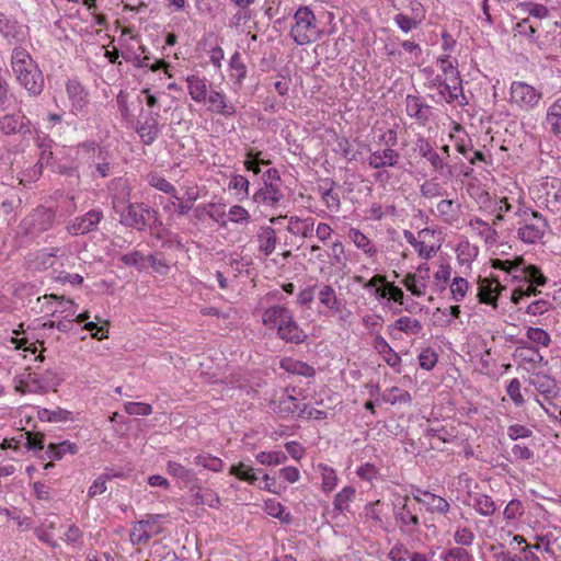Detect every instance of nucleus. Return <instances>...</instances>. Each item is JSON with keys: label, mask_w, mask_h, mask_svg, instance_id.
Masks as SVG:
<instances>
[{"label": "nucleus", "mask_w": 561, "mask_h": 561, "mask_svg": "<svg viewBox=\"0 0 561 561\" xmlns=\"http://www.w3.org/2000/svg\"><path fill=\"white\" fill-rule=\"evenodd\" d=\"M11 68L18 83L32 96L39 95L44 90V76L28 51L15 47L11 56Z\"/></svg>", "instance_id": "nucleus-1"}, {"label": "nucleus", "mask_w": 561, "mask_h": 561, "mask_svg": "<svg viewBox=\"0 0 561 561\" xmlns=\"http://www.w3.org/2000/svg\"><path fill=\"white\" fill-rule=\"evenodd\" d=\"M262 321L265 327L277 331V336L291 344H301L307 340L306 332L294 319L291 310L285 306H272L264 310Z\"/></svg>", "instance_id": "nucleus-2"}, {"label": "nucleus", "mask_w": 561, "mask_h": 561, "mask_svg": "<svg viewBox=\"0 0 561 561\" xmlns=\"http://www.w3.org/2000/svg\"><path fill=\"white\" fill-rule=\"evenodd\" d=\"M516 216L520 218L517 236L520 241L534 244L540 241L548 228L547 219L538 211L530 208L519 207Z\"/></svg>", "instance_id": "nucleus-3"}, {"label": "nucleus", "mask_w": 561, "mask_h": 561, "mask_svg": "<svg viewBox=\"0 0 561 561\" xmlns=\"http://www.w3.org/2000/svg\"><path fill=\"white\" fill-rule=\"evenodd\" d=\"M295 24L291 26L290 36L298 45H306L319 39L321 31L317 25L314 13L308 7H300L294 14Z\"/></svg>", "instance_id": "nucleus-4"}, {"label": "nucleus", "mask_w": 561, "mask_h": 561, "mask_svg": "<svg viewBox=\"0 0 561 561\" xmlns=\"http://www.w3.org/2000/svg\"><path fill=\"white\" fill-rule=\"evenodd\" d=\"M119 215V222L131 229L144 231L148 222L156 217L157 211L145 203H129L115 211Z\"/></svg>", "instance_id": "nucleus-5"}, {"label": "nucleus", "mask_w": 561, "mask_h": 561, "mask_svg": "<svg viewBox=\"0 0 561 561\" xmlns=\"http://www.w3.org/2000/svg\"><path fill=\"white\" fill-rule=\"evenodd\" d=\"M55 221V211L46 207H37L20 224L25 236L36 237L51 228Z\"/></svg>", "instance_id": "nucleus-6"}, {"label": "nucleus", "mask_w": 561, "mask_h": 561, "mask_svg": "<svg viewBox=\"0 0 561 561\" xmlns=\"http://www.w3.org/2000/svg\"><path fill=\"white\" fill-rule=\"evenodd\" d=\"M541 99L542 93L526 82L514 81L511 84L510 102L523 111L535 108Z\"/></svg>", "instance_id": "nucleus-7"}, {"label": "nucleus", "mask_w": 561, "mask_h": 561, "mask_svg": "<svg viewBox=\"0 0 561 561\" xmlns=\"http://www.w3.org/2000/svg\"><path fill=\"white\" fill-rule=\"evenodd\" d=\"M409 500L410 497L405 495L403 497V503L393 505V517L400 531L411 535L413 531L419 529L420 519L409 505Z\"/></svg>", "instance_id": "nucleus-8"}, {"label": "nucleus", "mask_w": 561, "mask_h": 561, "mask_svg": "<svg viewBox=\"0 0 561 561\" xmlns=\"http://www.w3.org/2000/svg\"><path fill=\"white\" fill-rule=\"evenodd\" d=\"M30 126V119L21 111L0 117V131L7 136L14 134L25 136L31 134Z\"/></svg>", "instance_id": "nucleus-9"}, {"label": "nucleus", "mask_w": 561, "mask_h": 561, "mask_svg": "<svg viewBox=\"0 0 561 561\" xmlns=\"http://www.w3.org/2000/svg\"><path fill=\"white\" fill-rule=\"evenodd\" d=\"M102 218V210L91 209L83 216L76 217L73 220H71L67 226V230L73 236L85 234L90 231H93Z\"/></svg>", "instance_id": "nucleus-10"}, {"label": "nucleus", "mask_w": 561, "mask_h": 561, "mask_svg": "<svg viewBox=\"0 0 561 561\" xmlns=\"http://www.w3.org/2000/svg\"><path fill=\"white\" fill-rule=\"evenodd\" d=\"M272 410L280 417L294 416L297 414L298 417H304L307 404L300 405L297 398L291 394H284L278 400L271 402Z\"/></svg>", "instance_id": "nucleus-11"}, {"label": "nucleus", "mask_w": 561, "mask_h": 561, "mask_svg": "<svg viewBox=\"0 0 561 561\" xmlns=\"http://www.w3.org/2000/svg\"><path fill=\"white\" fill-rule=\"evenodd\" d=\"M158 118L159 114L151 111L138 121L136 130L144 144L151 145L158 138L160 134Z\"/></svg>", "instance_id": "nucleus-12"}, {"label": "nucleus", "mask_w": 561, "mask_h": 561, "mask_svg": "<svg viewBox=\"0 0 561 561\" xmlns=\"http://www.w3.org/2000/svg\"><path fill=\"white\" fill-rule=\"evenodd\" d=\"M108 191L112 198V206L115 211L130 203L131 186L127 179H114L108 185Z\"/></svg>", "instance_id": "nucleus-13"}, {"label": "nucleus", "mask_w": 561, "mask_h": 561, "mask_svg": "<svg viewBox=\"0 0 561 561\" xmlns=\"http://www.w3.org/2000/svg\"><path fill=\"white\" fill-rule=\"evenodd\" d=\"M284 198L279 186L273 182L267 183L264 180V185L260 187L252 196V199L259 206L276 207Z\"/></svg>", "instance_id": "nucleus-14"}, {"label": "nucleus", "mask_w": 561, "mask_h": 561, "mask_svg": "<svg viewBox=\"0 0 561 561\" xmlns=\"http://www.w3.org/2000/svg\"><path fill=\"white\" fill-rule=\"evenodd\" d=\"M529 383L547 400H551L559 394V388L554 378L546 373L537 371L531 374Z\"/></svg>", "instance_id": "nucleus-15"}, {"label": "nucleus", "mask_w": 561, "mask_h": 561, "mask_svg": "<svg viewBox=\"0 0 561 561\" xmlns=\"http://www.w3.org/2000/svg\"><path fill=\"white\" fill-rule=\"evenodd\" d=\"M439 82V93L447 103H453L462 95V81L459 72H453V76H446L443 79L437 77Z\"/></svg>", "instance_id": "nucleus-16"}, {"label": "nucleus", "mask_w": 561, "mask_h": 561, "mask_svg": "<svg viewBox=\"0 0 561 561\" xmlns=\"http://www.w3.org/2000/svg\"><path fill=\"white\" fill-rule=\"evenodd\" d=\"M505 287L496 279L482 278L479 282L478 298L481 304L496 307L497 298Z\"/></svg>", "instance_id": "nucleus-17"}, {"label": "nucleus", "mask_w": 561, "mask_h": 561, "mask_svg": "<svg viewBox=\"0 0 561 561\" xmlns=\"http://www.w3.org/2000/svg\"><path fill=\"white\" fill-rule=\"evenodd\" d=\"M257 249L264 256H270L276 249V230L271 226H262L256 232Z\"/></svg>", "instance_id": "nucleus-18"}, {"label": "nucleus", "mask_w": 561, "mask_h": 561, "mask_svg": "<svg viewBox=\"0 0 561 561\" xmlns=\"http://www.w3.org/2000/svg\"><path fill=\"white\" fill-rule=\"evenodd\" d=\"M400 159L398 151L391 148L377 150L370 153L368 164L373 169H381L386 167H394Z\"/></svg>", "instance_id": "nucleus-19"}, {"label": "nucleus", "mask_w": 561, "mask_h": 561, "mask_svg": "<svg viewBox=\"0 0 561 561\" xmlns=\"http://www.w3.org/2000/svg\"><path fill=\"white\" fill-rule=\"evenodd\" d=\"M209 102V111L224 115V116H233L237 113V108L232 103H228L226 100V95L219 91H210L207 96Z\"/></svg>", "instance_id": "nucleus-20"}, {"label": "nucleus", "mask_w": 561, "mask_h": 561, "mask_svg": "<svg viewBox=\"0 0 561 561\" xmlns=\"http://www.w3.org/2000/svg\"><path fill=\"white\" fill-rule=\"evenodd\" d=\"M318 299L322 306L334 313L342 312L344 305L337 297L335 289L331 285H322L318 293Z\"/></svg>", "instance_id": "nucleus-21"}, {"label": "nucleus", "mask_w": 561, "mask_h": 561, "mask_svg": "<svg viewBox=\"0 0 561 561\" xmlns=\"http://www.w3.org/2000/svg\"><path fill=\"white\" fill-rule=\"evenodd\" d=\"M193 503L195 505H207L211 508H218L220 506V497L218 494L208 488L194 486L191 489Z\"/></svg>", "instance_id": "nucleus-22"}, {"label": "nucleus", "mask_w": 561, "mask_h": 561, "mask_svg": "<svg viewBox=\"0 0 561 561\" xmlns=\"http://www.w3.org/2000/svg\"><path fill=\"white\" fill-rule=\"evenodd\" d=\"M66 90L72 111L81 112L88 104V96L83 87L78 81L71 80L67 82Z\"/></svg>", "instance_id": "nucleus-23"}, {"label": "nucleus", "mask_w": 561, "mask_h": 561, "mask_svg": "<svg viewBox=\"0 0 561 561\" xmlns=\"http://www.w3.org/2000/svg\"><path fill=\"white\" fill-rule=\"evenodd\" d=\"M313 218L301 219L297 216L288 218L287 231L293 236H300L302 238H310L313 234Z\"/></svg>", "instance_id": "nucleus-24"}, {"label": "nucleus", "mask_w": 561, "mask_h": 561, "mask_svg": "<svg viewBox=\"0 0 561 561\" xmlns=\"http://www.w3.org/2000/svg\"><path fill=\"white\" fill-rule=\"evenodd\" d=\"M375 350L382 356L383 360L391 367L397 368L401 364V357L399 354L389 345L386 339L381 335H377L374 339Z\"/></svg>", "instance_id": "nucleus-25"}, {"label": "nucleus", "mask_w": 561, "mask_h": 561, "mask_svg": "<svg viewBox=\"0 0 561 561\" xmlns=\"http://www.w3.org/2000/svg\"><path fill=\"white\" fill-rule=\"evenodd\" d=\"M416 150L419 154L425 158L436 171L444 169L443 158L434 150L432 145L425 138H419L416 141Z\"/></svg>", "instance_id": "nucleus-26"}, {"label": "nucleus", "mask_w": 561, "mask_h": 561, "mask_svg": "<svg viewBox=\"0 0 561 561\" xmlns=\"http://www.w3.org/2000/svg\"><path fill=\"white\" fill-rule=\"evenodd\" d=\"M428 105L421 102L420 98L416 95H407L405 98V111L407 114L417 119L421 123H425L428 119Z\"/></svg>", "instance_id": "nucleus-27"}, {"label": "nucleus", "mask_w": 561, "mask_h": 561, "mask_svg": "<svg viewBox=\"0 0 561 561\" xmlns=\"http://www.w3.org/2000/svg\"><path fill=\"white\" fill-rule=\"evenodd\" d=\"M325 185L319 186V193L323 203L330 210L337 211L341 207V201L339 193L334 191L335 182L332 180H325Z\"/></svg>", "instance_id": "nucleus-28"}, {"label": "nucleus", "mask_w": 561, "mask_h": 561, "mask_svg": "<svg viewBox=\"0 0 561 561\" xmlns=\"http://www.w3.org/2000/svg\"><path fill=\"white\" fill-rule=\"evenodd\" d=\"M186 82L188 93L195 102L201 103L207 100V85L205 79L192 75L186 78Z\"/></svg>", "instance_id": "nucleus-29"}, {"label": "nucleus", "mask_w": 561, "mask_h": 561, "mask_svg": "<svg viewBox=\"0 0 561 561\" xmlns=\"http://www.w3.org/2000/svg\"><path fill=\"white\" fill-rule=\"evenodd\" d=\"M422 504L426 506L430 513L446 515L450 511V504L446 499L431 492H424Z\"/></svg>", "instance_id": "nucleus-30"}, {"label": "nucleus", "mask_w": 561, "mask_h": 561, "mask_svg": "<svg viewBox=\"0 0 561 561\" xmlns=\"http://www.w3.org/2000/svg\"><path fill=\"white\" fill-rule=\"evenodd\" d=\"M280 367L288 373L304 377H313L316 369L305 362L285 358L280 362Z\"/></svg>", "instance_id": "nucleus-31"}, {"label": "nucleus", "mask_w": 561, "mask_h": 561, "mask_svg": "<svg viewBox=\"0 0 561 561\" xmlns=\"http://www.w3.org/2000/svg\"><path fill=\"white\" fill-rule=\"evenodd\" d=\"M78 451V446L75 443H70L69 440H64L59 444H49L47 446L46 454L49 458L59 460L66 454L75 455Z\"/></svg>", "instance_id": "nucleus-32"}, {"label": "nucleus", "mask_w": 561, "mask_h": 561, "mask_svg": "<svg viewBox=\"0 0 561 561\" xmlns=\"http://www.w3.org/2000/svg\"><path fill=\"white\" fill-rule=\"evenodd\" d=\"M473 507L482 516H492L496 511V505L491 496L478 493L473 497Z\"/></svg>", "instance_id": "nucleus-33"}, {"label": "nucleus", "mask_w": 561, "mask_h": 561, "mask_svg": "<svg viewBox=\"0 0 561 561\" xmlns=\"http://www.w3.org/2000/svg\"><path fill=\"white\" fill-rule=\"evenodd\" d=\"M348 238L354 244L363 250L369 256H374L377 253L376 248L371 244L370 240L358 229L351 228L348 231Z\"/></svg>", "instance_id": "nucleus-34"}, {"label": "nucleus", "mask_w": 561, "mask_h": 561, "mask_svg": "<svg viewBox=\"0 0 561 561\" xmlns=\"http://www.w3.org/2000/svg\"><path fill=\"white\" fill-rule=\"evenodd\" d=\"M147 181L150 186H152L165 194H170L176 201L181 199L178 196V192H176L175 187L163 176H161L157 173H150L147 176Z\"/></svg>", "instance_id": "nucleus-35"}, {"label": "nucleus", "mask_w": 561, "mask_h": 561, "mask_svg": "<svg viewBox=\"0 0 561 561\" xmlns=\"http://www.w3.org/2000/svg\"><path fill=\"white\" fill-rule=\"evenodd\" d=\"M38 419L45 422H66L68 420H72L71 412L61 408H57L56 410L41 409L37 412Z\"/></svg>", "instance_id": "nucleus-36"}, {"label": "nucleus", "mask_w": 561, "mask_h": 561, "mask_svg": "<svg viewBox=\"0 0 561 561\" xmlns=\"http://www.w3.org/2000/svg\"><path fill=\"white\" fill-rule=\"evenodd\" d=\"M392 327L401 332H404L405 334H419L423 325L420 320L412 319L410 317H401L392 324Z\"/></svg>", "instance_id": "nucleus-37"}, {"label": "nucleus", "mask_w": 561, "mask_h": 561, "mask_svg": "<svg viewBox=\"0 0 561 561\" xmlns=\"http://www.w3.org/2000/svg\"><path fill=\"white\" fill-rule=\"evenodd\" d=\"M162 533V529H152V531H147V529H144L141 526H139L137 523L133 526L130 531V542L135 545H146L149 542V540L159 534Z\"/></svg>", "instance_id": "nucleus-38"}, {"label": "nucleus", "mask_w": 561, "mask_h": 561, "mask_svg": "<svg viewBox=\"0 0 561 561\" xmlns=\"http://www.w3.org/2000/svg\"><path fill=\"white\" fill-rule=\"evenodd\" d=\"M229 66L231 69V78L234 79V83L241 85L247 76V67L241 60V54L239 51H236L231 56Z\"/></svg>", "instance_id": "nucleus-39"}, {"label": "nucleus", "mask_w": 561, "mask_h": 561, "mask_svg": "<svg viewBox=\"0 0 561 561\" xmlns=\"http://www.w3.org/2000/svg\"><path fill=\"white\" fill-rule=\"evenodd\" d=\"M355 495V489L353 486L343 488L334 497L333 506L337 513H343L348 510L350 502Z\"/></svg>", "instance_id": "nucleus-40"}, {"label": "nucleus", "mask_w": 561, "mask_h": 561, "mask_svg": "<svg viewBox=\"0 0 561 561\" xmlns=\"http://www.w3.org/2000/svg\"><path fill=\"white\" fill-rule=\"evenodd\" d=\"M0 33L7 38L18 39L22 34V25L16 21L8 19L3 13H0Z\"/></svg>", "instance_id": "nucleus-41"}, {"label": "nucleus", "mask_w": 561, "mask_h": 561, "mask_svg": "<svg viewBox=\"0 0 561 561\" xmlns=\"http://www.w3.org/2000/svg\"><path fill=\"white\" fill-rule=\"evenodd\" d=\"M526 336L531 343L542 347H548L551 343L550 334L541 328L529 327Z\"/></svg>", "instance_id": "nucleus-42"}, {"label": "nucleus", "mask_w": 561, "mask_h": 561, "mask_svg": "<svg viewBox=\"0 0 561 561\" xmlns=\"http://www.w3.org/2000/svg\"><path fill=\"white\" fill-rule=\"evenodd\" d=\"M195 463L204 467L214 472H220L224 468V462L220 458L214 457L209 454H199L195 457Z\"/></svg>", "instance_id": "nucleus-43"}, {"label": "nucleus", "mask_w": 561, "mask_h": 561, "mask_svg": "<svg viewBox=\"0 0 561 561\" xmlns=\"http://www.w3.org/2000/svg\"><path fill=\"white\" fill-rule=\"evenodd\" d=\"M229 473L237 477L242 481H247L250 484H254L257 481L255 473L251 467L245 466L242 462L231 466Z\"/></svg>", "instance_id": "nucleus-44"}, {"label": "nucleus", "mask_w": 561, "mask_h": 561, "mask_svg": "<svg viewBox=\"0 0 561 561\" xmlns=\"http://www.w3.org/2000/svg\"><path fill=\"white\" fill-rule=\"evenodd\" d=\"M437 211L445 222H453L457 218V207L451 199H443L437 204Z\"/></svg>", "instance_id": "nucleus-45"}, {"label": "nucleus", "mask_w": 561, "mask_h": 561, "mask_svg": "<svg viewBox=\"0 0 561 561\" xmlns=\"http://www.w3.org/2000/svg\"><path fill=\"white\" fill-rule=\"evenodd\" d=\"M517 7L524 12L537 19H546L549 15V10L543 4L527 1L518 3Z\"/></svg>", "instance_id": "nucleus-46"}, {"label": "nucleus", "mask_w": 561, "mask_h": 561, "mask_svg": "<svg viewBox=\"0 0 561 561\" xmlns=\"http://www.w3.org/2000/svg\"><path fill=\"white\" fill-rule=\"evenodd\" d=\"M422 16H419L417 14L413 18H410L405 14L398 13L394 15V22L399 26L401 31L404 33H408L412 31L413 28H416V26L421 23Z\"/></svg>", "instance_id": "nucleus-47"}, {"label": "nucleus", "mask_w": 561, "mask_h": 561, "mask_svg": "<svg viewBox=\"0 0 561 561\" xmlns=\"http://www.w3.org/2000/svg\"><path fill=\"white\" fill-rule=\"evenodd\" d=\"M256 460L262 465H280L287 460V456L282 451H261L256 455Z\"/></svg>", "instance_id": "nucleus-48"}, {"label": "nucleus", "mask_w": 561, "mask_h": 561, "mask_svg": "<svg viewBox=\"0 0 561 561\" xmlns=\"http://www.w3.org/2000/svg\"><path fill=\"white\" fill-rule=\"evenodd\" d=\"M524 277L528 283L535 284L537 286H542L546 284L547 278L541 273L540 268L535 265H528L524 270H519Z\"/></svg>", "instance_id": "nucleus-49"}, {"label": "nucleus", "mask_w": 561, "mask_h": 561, "mask_svg": "<svg viewBox=\"0 0 561 561\" xmlns=\"http://www.w3.org/2000/svg\"><path fill=\"white\" fill-rule=\"evenodd\" d=\"M167 471L169 474L185 481H188L194 477L192 470L186 469L184 466L175 461H168Z\"/></svg>", "instance_id": "nucleus-50"}, {"label": "nucleus", "mask_w": 561, "mask_h": 561, "mask_svg": "<svg viewBox=\"0 0 561 561\" xmlns=\"http://www.w3.org/2000/svg\"><path fill=\"white\" fill-rule=\"evenodd\" d=\"M333 150L350 161L356 159V153L353 151L352 145L346 137H337Z\"/></svg>", "instance_id": "nucleus-51"}, {"label": "nucleus", "mask_w": 561, "mask_h": 561, "mask_svg": "<svg viewBox=\"0 0 561 561\" xmlns=\"http://www.w3.org/2000/svg\"><path fill=\"white\" fill-rule=\"evenodd\" d=\"M25 383L28 386V393H46L48 385L42 379L37 378L36 374L27 373L25 375Z\"/></svg>", "instance_id": "nucleus-52"}, {"label": "nucleus", "mask_w": 561, "mask_h": 561, "mask_svg": "<svg viewBox=\"0 0 561 561\" xmlns=\"http://www.w3.org/2000/svg\"><path fill=\"white\" fill-rule=\"evenodd\" d=\"M523 263V259H517L514 261H503L500 259H495L492 261V267L496 270L505 271L510 274L516 273L520 270V264ZM514 277H518L516 274L513 275Z\"/></svg>", "instance_id": "nucleus-53"}, {"label": "nucleus", "mask_w": 561, "mask_h": 561, "mask_svg": "<svg viewBox=\"0 0 561 561\" xmlns=\"http://www.w3.org/2000/svg\"><path fill=\"white\" fill-rule=\"evenodd\" d=\"M468 280L462 277H455L451 285H450V291L453 299L456 301H461L463 297L466 296V293L468 290Z\"/></svg>", "instance_id": "nucleus-54"}, {"label": "nucleus", "mask_w": 561, "mask_h": 561, "mask_svg": "<svg viewBox=\"0 0 561 561\" xmlns=\"http://www.w3.org/2000/svg\"><path fill=\"white\" fill-rule=\"evenodd\" d=\"M383 399H385V401H387V402H389L391 404H394L397 402L410 403L411 400H412L411 394L409 393V391L401 390L398 387H392L389 390V393L387 396H385Z\"/></svg>", "instance_id": "nucleus-55"}, {"label": "nucleus", "mask_w": 561, "mask_h": 561, "mask_svg": "<svg viewBox=\"0 0 561 561\" xmlns=\"http://www.w3.org/2000/svg\"><path fill=\"white\" fill-rule=\"evenodd\" d=\"M249 180L240 174L233 175L229 182V188L236 190L238 194H242L240 199H243L249 195Z\"/></svg>", "instance_id": "nucleus-56"}, {"label": "nucleus", "mask_w": 561, "mask_h": 561, "mask_svg": "<svg viewBox=\"0 0 561 561\" xmlns=\"http://www.w3.org/2000/svg\"><path fill=\"white\" fill-rule=\"evenodd\" d=\"M124 409L129 415H149L152 413V407L145 402H127Z\"/></svg>", "instance_id": "nucleus-57"}, {"label": "nucleus", "mask_w": 561, "mask_h": 561, "mask_svg": "<svg viewBox=\"0 0 561 561\" xmlns=\"http://www.w3.org/2000/svg\"><path fill=\"white\" fill-rule=\"evenodd\" d=\"M38 147L41 149V153L37 163L44 168L45 165H48L53 160L51 140L44 138L38 144Z\"/></svg>", "instance_id": "nucleus-58"}, {"label": "nucleus", "mask_w": 561, "mask_h": 561, "mask_svg": "<svg viewBox=\"0 0 561 561\" xmlns=\"http://www.w3.org/2000/svg\"><path fill=\"white\" fill-rule=\"evenodd\" d=\"M437 364V354L431 350L425 348L419 355V365L425 370H431Z\"/></svg>", "instance_id": "nucleus-59"}, {"label": "nucleus", "mask_w": 561, "mask_h": 561, "mask_svg": "<svg viewBox=\"0 0 561 561\" xmlns=\"http://www.w3.org/2000/svg\"><path fill=\"white\" fill-rule=\"evenodd\" d=\"M514 31L522 36H525L530 42H536V27L529 24V19H523L518 23H516Z\"/></svg>", "instance_id": "nucleus-60"}, {"label": "nucleus", "mask_w": 561, "mask_h": 561, "mask_svg": "<svg viewBox=\"0 0 561 561\" xmlns=\"http://www.w3.org/2000/svg\"><path fill=\"white\" fill-rule=\"evenodd\" d=\"M536 286L537 285H535V284L526 282L525 285L514 289V291L512 293V298H511L512 301L514 304H519L523 298L536 295V291H537Z\"/></svg>", "instance_id": "nucleus-61"}, {"label": "nucleus", "mask_w": 561, "mask_h": 561, "mask_svg": "<svg viewBox=\"0 0 561 561\" xmlns=\"http://www.w3.org/2000/svg\"><path fill=\"white\" fill-rule=\"evenodd\" d=\"M164 518L165 515L162 514H147L145 518L137 522V524L144 529H147V531H152V529H162V527L159 526V523Z\"/></svg>", "instance_id": "nucleus-62"}, {"label": "nucleus", "mask_w": 561, "mask_h": 561, "mask_svg": "<svg viewBox=\"0 0 561 561\" xmlns=\"http://www.w3.org/2000/svg\"><path fill=\"white\" fill-rule=\"evenodd\" d=\"M520 387V381L517 378H514L510 381L506 389L511 400L518 407L524 403V397L522 394Z\"/></svg>", "instance_id": "nucleus-63"}, {"label": "nucleus", "mask_w": 561, "mask_h": 561, "mask_svg": "<svg viewBox=\"0 0 561 561\" xmlns=\"http://www.w3.org/2000/svg\"><path fill=\"white\" fill-rule=\"evenodd\" d=\"M531 435H533V431L522 424H513L507 427V436L512 440L527 438V437H530Z\"/></svg>", "instance_id": "nucleus-64"}]
</instances>
